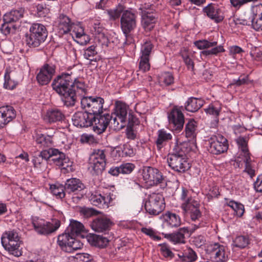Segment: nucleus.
Masks as SVG:
<instances>
[{
  "mask_svg": "<svg viewBox=\"0 0 262 262\" xmlns=\"http://www.w3.org/2000/svg\"><path fill=\"white\" fill-rule=\"evenodd\" d=\"M87 239L91 245L99 248L106 247L109 242L107 238L96 234H90L87 236Z\"/></svg>",
  "mask_w": 262,
  "mask_h": 262,
  "instance_id": "nucleus-29",
  "label": "nucleus"
},
{
  "mask_svg": "<svg viewBox=\"0 0 262 262\" xmlns=\"http://www.w3.org/2000/svg\"><path fill=\"white\" fill-rule=\"evenodd\" d=\"M179 256L183 262H193L198 257L196 253L190 248L185 250L182 255L179 254Z\"/></svg>",
  "mask_w": 262,
  "mask_h": 262,
  "instance_id": "nucleus-38",
  "label": "nucleus"
},
{
  "mask_svg": "<svg viewBox=\"0 0 262 262\" xmlns=\"http://www.w3.org/2000/svg\"><path fill=\"white\" fill-rule=\"evenodd\" d=\"M32 224L35 231L41 235H48L55 232L60 226L59 220L47 222L38 218L32 219Z\"/></svg>",
  "mask_w": 262,
  "mask_h": 262,
  "instance_id": "nucleus-7",
  "label": "nucleus"
},
{
  "mask_svg": "<svg viewBox=\"0 0 262 262\" xmlns=\"http://www.w3.org/2000/svg\"><path fill=\"white\" fill-rule=\"evenodd\" d=\"M154 7H155L154 6L151 5H149L147 4H145L144 5H142L140 8H139V10L141 11V15L144 14V13H152L153 10H154Z\"/></svg>",
  "mask_w": 262,
  "mask_h": 262,
  "instance_id": "nucleus-61",
  "label": "nucleus"
},
{
  "mask_svg": "<svg viewBox=\"0 0 262 262\" xmlns=\"http://www.w3.org/2000/svg\"><path fill=\"white\" fill-rule=\"evenodd\" d=\"M193 242L197 247H201L205 244L206 239L203 236L199 235L194 238Z\"/></svg>",
  "mask_w": 262,
  "mask_h": 262,
  "instance_id": "nucleus-63",
  "label": "nucleus"
},
{
  "mask_svg": "<svg viewBox=\"0 0 262 262\" xmlns=\"http://www.w3.org/2000/svg\"><path fill=\"white\" fill-rule=\"evenodd\" d=\"M68 232H66L58 237L57 243L61 247L62 250L66 252V248H68V246H70L71 243V238L73 237Z\"/></svg>",
  "mask_w": 262,
  "mask_h": 262,
  "instance_id": "nucleus-36",
  "label": "nucleus"
},
{
  "mask_svg": "<svg viewBox=\"0 0 262 262\" xmlns=\"http://www.w3.org/2000/svg\"><path fill=\"white\" fill-rule=\"evenodd\" d=\"M15 116L13 107L7 105L0 107V128L10 122Z\"/></svg>",
  "mask_w": 262,
  "mask_h": 262,
  "instance_id": "nucleus-21",
  "label": "nucleus"
},
{
  "mask_svg": "<svg viewBox=\"0 0 262 262\" xmlns=\"http://www.w3.org/2000/svg\"><path fill=\"white\" fill-rule=\"evenodd\" d=\"M81 98V107L91 116L103 113L104 100L98 96H83Z\"/></svg>",
  "mask_w": 262,
  "mask_h": 262,
  "instance_id": "nucleus-5",
  "label": "nucleus"
},
{
  "mask_svg": "<svg viewBox=\"0 0 262 262\" xmlns=\"http://www.w3.org/2000/svg\"><path fill=\"white\" fill-rule=\"evenodd\" d=\"M244 162L245 164V171L246 172L251 178L255 175V170L251 164V160L250 156H247L244 158Z\"/></svg>",
  "mask_w": 262,
  "mask_h": 262,
  "instance_id": "nucleus-49",
  "label": "nucleus"
},
{
  "mask_svg": "<svg viewBox=\"0 0 262 262\" xmlns=\"http://www.w3.org/2000/svg\"><path fill=\"white\" fill-rule=\"evenodd\" d=\"M46 118L50 123L61 121L64 119L63 113L59 109H51L46 113Z\"/></svg>",
  "mask_w": 262,
  "mask_h": 262,
  "instance_id": "nucleus-31",
  "label": "nucleus"
},
{
  "mask_svg": "<svg viewBox=\"0 0 262 262\" xmlns=\"http://www.w3.org/2000/svg\"><path fill=\"white\" fill-rule=\"evenodd\" d=\"M120 23L122 31L127 36L136 27V16L132 11L125 10L123 12Z\"/></svg>",
  "mask_w": 262,
  "mask_h": 262,
  "instance_id": "nucleus-12",
  "label": "nucleus"
},
{
  "mask_svg": "<svg viewBox=\"0 0 262 262\" xmlns=\"http://www.w3.org/2000/svg\"><path fill=\"white\" fill-rule=\"evenodd\" d=\"M149 58L140 57L139 63V69L141 71L145 72L150 69V64L149 62Z\"/></svg>",
  "mask_w": 262,
  "mask_h": 262,
  "instance_id": "nucleus-52",
  "label": "nucleus"
},
{
  "mask_svg": "<svg viewBox=\"0 0 262 262\" xmlns=\"http://www.w3.org/2000/svg\"><path fill=\"white\" fill-rule=\"evenodd\" d=\"M80 214L86 218L98 215L100 212L92 208L86 207H80L79 210Z\"/></svg>",
  "mask_w": 262,
  "mask_h": 262,
  "instance_id": "nucleus-48",
  "label": "nucleus"
},
{
  "mask_svg": "<svg viewBox=\"0 0 262 262\" xmlns=\"http://www.w3.org/2000/svg\"><path fill=\"white\" fill-rule=\"evenodd\" d=\"M181 55L187 68L191 70H193L194 63L192 59L187 55V52L185 51L182 52Z\"/></svg>",
  "mask_w": 262,
  "mask_h": 262,
  "instance_id": "nucleus-56",
  "label": "nucleus"
},
{
  "mask_svg": "<svg viewBox=\"0 0 262 262\" xmlns=\"http://www.w3.org/2000/svg\"><path fill=\"white\" fill-rule=\"evenodd\" d=\"M209 250L215 262H225L228 259V256L226 254L225 247L218 243H215L211 245Z\"/></svg>",
  "mask_w": 262,
  "mask_h": 262,
  "instance_id": "nucleus-23",
  "label": "nucleus"
},
{
  "mask_svg": "<svg viewBox=\"0 0 262 262\" xmlns=\"http://www.w3.org/2000/svg\"><path fill=\"white\" fill-rule=\"evenodd\" d=\"M189 235V230L187 227L180 228L177 232L166 234L165 237L174 243L184 244L185 235Z\"/></svg>",
  "mask_w": 262,
  "mask_h": 262,
  "instance_id": "nucleus-25",
  "label": "nucleus"
},
{
  "mask_svg": "<svg viewBox=\"0 0 262 262\" xmlns=\"http://www.w3.org/2000/svg\"><path fill=\"white\" fill-rule=\"evenodd\" d=\"M101 114H96L92 118L94 130L98 134L104 132L108 124L111 123L113 120V117L110 114L106 113L101 115Z\"/></svg>",
  "mask_w": 262,
  "mask_h": 262,
  "instance_id": "nucleus-13",
  "label": "nucleus"
},
{
  "mask_svg": "<svg viewBox=\"0 0 262 262\" xmlns=\"http://www.w3.org/2000/svg\"><path fill=\"white\" fill-rule=\"evenodd\" d=\"M142 26L147 31L152 30L157 21V16L156 13H144L142 14Z\"/></svg>",
  "mask_w": 262,
  "mask_h": 262,
  "instance_id": "nucleus-28",
  "label": "nucleus"
},
{
  "mask_svg": "<svg viewBox=\"0 0 262 262\" xmlns=\"http://www.w3.org/2000/svg\"><path fill=\"white\" fill-rule=\"evenodd\" d=\"M37 14L39 16H45L49 10L44 4H38L36 6Z\"/></svg>",
  "mask_w": 262,
  "mask_h": 262,
  "instance_id": "nucleus-62",
  "label": "nucleus"
},
{
  "mask_svg": "<svg viewBox=\"0 0 262 262\" xmlns=\"http://www.w3.org/2000/svg\"><path fill=\"white\" fill-rule=\"evenodd\" d=\"M96 38L102 48L107 47L110 43L107 37L104 33L96 36Z\"/></svg>",
  "mask_w": 262,
  "mask_h": 262,
  "instance_id": "nucleus-55",
  "label": "nucleus"
},
{
  "mask_svg": "<svg viewBox=\"0 0 262 262\" xmlns=\"http://www.w3.org/2000/svg\"><path fill=\"white\" fill-rule=\"evenodd\" d=\"M172 138L171 135L169 133H167L164 130H160L158 131V136L156 141L157 147L159 149H160L163 144L171 140Z\"/></svg>",
  "mask_w": 262,
  "mask_h": 262,
  "instance_id": "nucleus-39",
  "label": "nucleus"
},
{
  "mask_svg": "<svg viewBox=\"0 0 262 262\" xmlns=\"http://www.w3.org/2000/svg\"><path fill=\"white\" fill-rule=\"evenodd\" d=\"M160 81L164 82L166 85H169L173 82V77L171 73H164L162 75Z\"/></svg>",
  "mask_w": 262,
  "mask_h": 262,
  "instance_id": "nucleus-53",
  "label": "nucleus"
},
{
  "mask_svg": "<svg viewBox=\"0 0 262 262\" xmlns=\"http://www.w3.org/2000/svg\"><path fill=\"white\" fill-rule=\"evenodd\" d=\"M254 188L257 192H262V174L259 175L255 182Z\"/></svg>",
  "mask_w": 262,
  "mask_h": 262,
  "instance_id": "nucleus-64",
  "label": "nucleus"
},
{
  "mask_svg": "<svg viewBox=\"0 0 262 262\" xmlns=\"http://www.w3.org/2000/svg\"><path fill=\"white\" fill-rule=\"evenodd\" d=\"M200 204L196 201L187 202L185 204H182V209L187 213H189L192 221L199 220L202 216V213L200 210Z\"/></svg>",
  "mask_w": 262,
  "mask_h": 262,
  "instance_id": "nucleus-18",
  "label": "nucleus"
},
{
  "mask_svg": "<svg viewBox=\"0 0 262 262\" xmlns=\"http://www.w3.org/2000/svg\"><path fill=\"white\" fill-rule=\"evenodd\" d=\"M84 188V185L79 179L76 178H71L67 180L64 185V190L68 193L72 192L78 193L83 190Z\"/></svg>",
  "mask_w": 262,
  "mask_h": 262,
  "instance_id": "nucleus-24",
  "label": "nucleus"
},
{
  "mask_svg": "<svg viewBox=\"0 0 262 262\" xmlns=\"http://www.w3.org/2000/svg\"><path fill=\"white\" fill-rule=\"evenodd\" d=\"M187 144L183 143L174 146L167 157L168 165L174 171L184 172L190 168L186 158Z\"/></svg>",
  "mask_w": 262,
  "mask_h": 262,
  "instance_id": "nucleus-2",
  "label": "nucleus"
},
{
  "mask_svg": "<svg viewBox=\"0 0 262 262\" xmlns=\"http://www.w3.org/2000/svg\"><path fill=\"white\" fill-rule=\"evenodd\" d=\"M142 176L145 183L150 186L161 184L164 186L166 184L164 177L158 169L151 167H145L143 168Z\"/></svg>",
  "mask_w": 262,
  "mask_h": 262,
  "instance_id": "nucleus-9",
  "label": "nucleus"
},
{
  "mask_svg": "<svg viewBox=\"0 0 262 262\" xmlns=\"http://www.w3.org/2000/svg\"><path fill=\"white\" fill-rule=\"evenodd\" d=\"M123 7L119 5L114 9H110L106 11V13L109 16V19L111 20H115L118 19L121 13H123Z\"/></svg>",
  "mask_w": 262,
  "mask_h": 262,
  "instance_id": "nucleus-47",
  "label": "nucleus"
},
{
  "mask_svg": "<svg viewBox=\"0 0 262 262\" xmlns=\"http://www.w3.org/2000/svg\"><path fill=\"white\" fill-rule=\"evenodd\" d=\"M35 141L37 144L41 147H46L51 146L52 144V136H45L42 134H37Z\"/></svg>",
  "mask_w": 262,
  "mask_h": 262,
  "instance_id": "nucleus-35",
  "label": "nucleus"
},
{
  "mask_svg": "<svg viewBox=\"0 0 262 262\" xmlns=\"http://www.w3.org/2000/svg\"><path fill=\"white\" fill-rule=\"evenodd\" d=\"M10 73L11 71L10 69L7 68L4 76L5 82L4 87L7 89L13 90L15 88L16 83L14 80L11 79L10 75Z\"/></svg>",
  "mask_w": 262,
  "mask_h": 262,
  "instance_id": "nucleus-42",
  "label": "nucleus"
},
{
  "mask_svg": "<svg viewBox=\"0 0 262 262\" xmlns=\"http://www.w3.org/2000/svg\"><path fill=\"white\" fill-rule=\"evenodd\" d=\"M108 198L101 195L100 194H92L90 201L92 204L100 208L108 207L107 200Z\"/></svg>",
  "mask_w": 262,
  "mask_h": 262,
  "instance_id": "nucleus-34",
  "label": "nucleus"
},
{
  "mask_svg": "<svg viewBox=\"0 0 262 262\" xmlns=\"http://www.w3.org/2000/svg\"><path fill=\"white\" fill-rule=\"evenodd\" d=\"M48 35L46 27L40 24H34L30 28V34L26 35V42L30 47H37L45 41Z\"/></svg>",
  "mask_w": 262,
  "mask_h": 262,
  "instance_id": "nucleus-4",
  "label": "nucleus"
},
{
  "mask_svg": "<svg viewBox=\"0 0 262 262\" xmlns=\"http://www.w3.org/2000/svg\"><path fill=\"white\" fill-rule=\"evenodd\" d=\"M198 123L194 120H190L186 124L185 127V134L187 138H193L196 136V130Z\"/></svg>",
  "mask_w": 262,
  "mask_h": 262,
  "instance_id": "nucleus-37",
  "label": "nucleus"
},
{
  "mask_svg": "<svg viewBox=\"0 0 262 262\" xmlns=\"http://www.w3.org/2000/svg\"><path fill=\"white\" fill-rule=\"evenodd\" d=\"M227 205L234 211L235 213L238 216L241 217L243 215L245 209L244 205L241 203L234 201H230L227 203Z\"/></svg>",
  "mask_w": 262,
  "mask_h": 262,
  "instance_id": "nucleus-41",
  "label": "nucleus"
},
{
  "mask_svg": "<svg viewBox=\"0 0 262 262\" xmlns=\"http://www.w3.org/2000/svg\"><path fill=\"white\" fill-rule=\"evenodd\" d=\"M73 236L71 238V243L70 246H68V248H66V252L71 253L78 249H81L83 246V244L79 240L77 239Z\"/></svg>",
  "mask_w": 262,
  "mask_h": 262,
  "instance_id": "nucleus-43",
  "label": "nucleus"
},
{
  "mask_svg": "<svg viewBox=\"0 0 262 262\" xmlns=\"http://www.w3.org/2000/svg\"><path fill=\"white\" fill-rule=\"evenodd\" d=\"M249 244V239L246 236H238L233 240V245L241 249L245 248Z\"/></svg>",
  "mask_w": 262,
  "mask_h": 262,
  "instance_id": "nucleus-44",
  "label": "nucleus"
},
{
  "mask_svg": "<svg viewBox=\"0 0 262 262\" xmlns=\"http://www.w3.org/2000/svg\"><path fill=\"white\" fill-rule=\"evenodd\" d=\"M152 48L153 45L150 41L145 42L141 47V57L149 58V55Z\"/></svg>",
  "mask_w": 262,
  "mask_h": 262,
  "instance_id": "nucleus-50",
  "label": "nucleus"
},
{
  "mask_svg": "<svg viewBox=\"0 0 262 262\" xmlns=\"http://www.w3.org/2000/svg\"><path fill=\"white\" fill-rule=\"evenodd\" d=\"M203 12L209 18L215 23H220L224 19L222 12L216 4H208L203 8Z\"/></svg>",
  "mask_w": 262,
  "mask_h": 262,
  "instance_id": "nucleus-20",
  "label": "nucleus"
},
{
  "mask_svg": "<svg viewBox=\"0 0 262 262\" xmlns=\"http://www.w3.org/2000/svg\"><path fill=\"white\" fill-rule=\"evenodd\" d=\"M84 230V226L80 222L72 220L70 221V224L66 230L73 236H76L79 234Z\"/></svg>",
  "mask_w": 262,
  "mask_h": 262,
  "instance_id": "nucleus-32",
  "label": "nucleus"
},
{
  "mask_svg": "<svg viewBox=\"0 0 262 262\" xmlns=\"http://www.w3.org/2000/svg\"><path fill=\"white\" fill-rule=\"evenodd\" d=\"M50 189L53 194L57 198L62 199L64 197L66 192L64 190V186L52 185L50 186Z\"/></svg>",
  "mask_w": 262,
  "mask_h": 262,
  "instance_id": "nucleus-45",
  "label": "nucleus"
},
{
  "mask_svg": "<svg viewBox=\"0 0 262 262\" xmlns=\"http://www.w3.org/2000/svg\"><path fill=\"white\" fill-rule=\"evenodd\" d=\"M55 150L56 152H53L51 160L61 169H64L68 171L69 169L71 170L72 162L69 158L58 149H55Z\"/></svg>",
  "mask_w": 262,
  "mask_h": 262,
  "instance_id": "nucleus-16",
  "label": "nucleus"
},
{
  "mask_svg": "<svg viewBox=\"0 0 262 262\" xmlns=\"http://www.w3.org/2000/svg\"><path fill=\"white\" fill-rule=\"evenodd\" d=\"M182 108V107L175 106L168 115L169 123L172 125L174 129L178 131L182 130L184 124V116Z\"/></svg>",
  "mask_w": 262,
  "mask_h": 262,
  "instance_id": "nucleus-14",
  "label": "nucleus"
},
{
  "mask_svg": "<svg viewBox=\"0 0 262 262\" xmlns=\"http://www.w3.org/2000/svg\"><path fill=\"white\" fill-rule=\"evenodd\" d=\"M134 168V165L129 163H123L120 166L121 173L123 174L130 173Z\"/></svg>",
  "mask_w": 262,
  "mask_h": 262,
  "instance_id": "nucleus-57",
  "label": "nucleus"
},
{
  "mask_svg": "<svg viewBox=\"0 0 262 262\" xmlns=\"http://www.w3.org/2000/svg\"><path fill=\"white\" fill-rule=\"evenodd\" d=\"M236 142L243 154L244 157H246L249 155V152L248 148V138L247 137L240 136L236 140Z\"/></svg>",
  "mask_w": 262,
  "mask_h": 262,
  "instance_id": "nucleus-40",
  "label": "nucleus"
},
{
  "mask_svg": "<svg viewBox=\"0 0 262 262\" xmlns=\"http://www.w3.org/2000/svg\"><path fill=\"white\" fill-rule=\"evenodd\" d=\"M145 208L150 214L157 215L165 208L164 199L160 193L150 194L145 203Z\"/></svg>",
  "mask_w": 262,
  "mask_h": 262,
  "instance_id": "nucleus-6",
  "label": "nucleus"
},
{
  "mask_svg": "<svg viewBox=\"0 0 262 262\" xmlns=\"http://www.w3.org/2000/svg\"><path fill=\"white\" fill-rule=\"evenodd\" d=\"M103 31L104 28L100 22L96 21L94 23L91 31L96 36L99 35L101 33H103Z\"/></svg>",
  "mask_w": 262,
  "mask_h": 262,
  "instance_id": "nucleus-54",
  "label": "nucleus"
},
{
  "mask_svg": "<svg viewBox=\"0 0 262 262\" xmlns=\"http://www.w3.org/2000/svg\"><path fill=\"white\" fill-rule=\"evenodd\" d=\"M91 116L87 111L78 112L73 116L72 121L75 126L86 127L93 125Z\"/></svg>",
  "mask_w": 262,
  "mask_h": 262,
  "instance_id": "nucleus-17",
  "label": "nucleus"
},
{
  "mask_svg": "<svg viewBox=\"0 0 262 262\" xmlns=\"http://www.w3.org/2000/svg\"><path fill=\"white\" fill-rule=\"evenodd\" d=\"M53 152H56L55 148H49L48 150H44L40 153L39 157L46 160H51Z\"/></svg>",
  "mask_w": 262,
  "mask_h": 262,
  "instance_id": "nucleus-58",
  "label": "nucleus"
},
{
  "mask_svg": "<svg viewBox=\"0 0 262 262\" xmlns=\"http://www.w3.org/2000/svg\"><path fill=\"white\" fill-rule=\"evenodd\" d=\"M19 239L16 240H9L6 238L2 241V244L5 249L11 254L18 257L21 255V251L20 249Z\"/></svg>",
  "mask_w": 262,
  "mask_h": 262,
  "instance_id": "nucleus-22",
  "label": "nucleus"
},
{
  "mask_svg": "<svg viewBox=\"0 0 262 262\" xmlns=\"http://www.w3.org/2000/svg\"><path fill=\"white\" fill-rule=\"evenodd\" d=\"M23 16V11L21 9L12 10L4 15L3 20L6 23H12L17 21Z\"/></svg>",
  "mask_w": 262,
  "mask_h": 262,
  "instance_id": "nucleus-33",
  "label": "nucleus"
},
{
  "mask_svg": "<svg viewBox=\"0 0 262 262\" xmlns=\"http://www.w3.org/2000/svg\"><path fill=\"white\" fill-rule=\"evenodd\" d=\"M163 224L169 227H178L181 225V220L179 215L167 212L162 215Z\"/></svg>",
  "mask_w": 262,
  "mask_h": 262,
  "instance_id": "nucleus-26",
  "label": "nucleus"
},
{
  "mask_svg": "<svg viewBox=\"0 0 262 262\" xmlns=\"http://www.w3.org/2000/svg\"><path fill=\"white\" fill-rule=\"evenodd\" d=\"M128 107L125 103L116 101L115 103V114L116 116L113 118L111 124L115 130H120L126 125V122L130 123V119L134 122L136 119L133 115L130 114L128 115Z\"/></svg>",
  "mask_w": 262,
  "mask_h": 262,
  "instance_id": "nucleus-3",
  "label": "nucleus"
},
{
  "mask_svg": "<svg viewBox=\"0 0 262 262\" xmlns=\"http://www.w3.org/2000/svg\"><path fill=\"white\" fill-rule=\"evenodd\" d=\"M203 101L200 99L191 97L186 101L185 108L187 111L195 112L203 106Z\"/></svg>",
  "mask_w": 262,
  "mask_h": 262,
  "instance_id": "nucleus-30",
  "label": "nucleus"
},
{
  "mask_svg": "<svg viewBox=\"0 0 262 262\" xmlns=\"http://www.w3.org/2000/svg\"><path fill=\"white\" fill-rule=\"evenodd\" d=\"M161 246V251L164 256L170 258L173 257V254L166 244H162Z\"/></svg>",
  "mask_w": 262,
  "mask_h": 262,
  "instance_id": "nucleus-60",
  "label": "nucleus"
},
{
  "mask_svg": "<svg viewBox=\"0 0 262 262\" xmlns=\"http://www.w3.org/2000/svg\"><path fill=\"white\" fill-rule=\"evenodd\" d=\"M113 225L111 220L105 216L97 217L91 224L92 229L97 232L108 231Z\"/></svg>",
  "mask_w": 262,
  "mask_h": 262,
  "instance_id": "nucleus-19",
  "label": "nucleus"
},
{
  "mask_svg": "<svg viewBox=\"0 0 262 262\" xmlns=\"http://www.w3.org/2000/svg\"><path fill=\"white\" fill-rule=\"evenodd\" d=\"M105 151L95 149L89 159V168L93 171V174H98L104 169L106 165Z\"/></svg>",
  "mask_w": 262,
  "mask_h": 262,
  "instance_id": "nucleus-8",
  "label": "nucleus"
},
{
  "mask_svg": "<svg viewBox=\"0 0 262 262\" xmlns=\"http://www.w3.org/2000/svg\"><path fill=\"white\" fill-rule=\"evenodd\" d=\"M208 151L214 155H219L226 151L228 148V141L223 136L211 138L209 140Z\"/></svg>",
  "mask_w": 262,
  "mask_h": 262,
  "instance_id": "nucleus-10",
  "label": "nucleus"
},
{
  "mask_svg": "<svg viewBox=\"0 0 262 262\" xmlns=\"http://www.w3.org/2000/svg\"><path fill=\"white\" fill-rule=\"evenodd\" d=\"M248 75H241L238 79H234L231 84L236 85V86H241L246 84L248 81Z\"/></svg>",
  "mask_w": 262,
  "mask_h": 262,
  "instance_id": "nucleus-59",
  "label": "nucleus"
},
{
  "mask_svg": "<svg viewBox=\"0 0 262 262\" xmlns=\"http://www.w3.org/2000/svg\"><path fill=\"white\" fill-rule=\"evenodd\" d=\"M97 52L96 50V47L94 45L88 47L84 50L83 56L85 58L90 61H96Z\"/></svg>",
  "mask_w": 262,
  "mask_h": 262,
  "instance_id": "nucleus-46",
  "label": "nucleus"
},
{
  "mask_svg": "<svg viewBox=\"0 0 262 262\" xmlns=\"http://www.w3.org/2000/svg\"><path fill=\"white\" fill-rule=\"evenodd\" d=\"M52 86L53 89L60 96L64 104L68 107L74 106L78 97L82 96L86 93L84 83L73 80L71 75L68 73H62L55 77Z\"/></svg>",
  "mask_w": 262,
  "mask_h": 262,
  "instance_id": "nucleus-1",
  "label": "nucleus"
},
{
  "mask_svg": "<svg viewBox=\"0 0 262 262\" xmlns=\"http://www.w3.org/2000/svg\"><path fill=\"white\" fill-rule=\"evenodd\" d=\"M55 68L54 65L44 64L36 76L38 83L41 85L48 84L55 74Z\"/></svg>",
  "mask_w": 262,
  "mask_h": 262,
  "instance_id": "nucleus-15",
  "label": "nucleus"
},
{
  "mask_svg": "<svg viewBox=\"0 0 262 262\" xmlns=\"http://www.w3.org/2000/svg\"><path fill=\"white\" fill-rule=\"evenodd\" d=\"M195 46L199 49L202 50L213 47L211 50H204L201 52V56H207L211 55H216L225 50L221 45L217 46V41H209L207 40H199L194 42Z\"/></svg>",
  "mask_w": 262,
  "mask_h": 262,
  "instance_id": "nucleus-11",
  "label": "nucleus"
},
{
  "mask_svg": "<svg viewBox=\"0 0 262 262\" xmlns=\"http://www.w3.org/2000/svg\"><path fill=\"white\" fill-rule=\"evenodd\" d=\"M74 28L75 25L72 23L69 17L61 14L59 17L58 29L61 34H67Z\"/></svg>",
  "mask_w": 262,
  "mask_h": 262,
  "instance_id": "nucleus-27",
  "label": "nucleus"
},
{
  "mask_svg": "<svg viewBox=\"0 0 262 262\" xmlns=\"http://www.w3.org/2000/svg\"><path fill=\"white\" fill-rule=\"evenodd\" d=\"M5 238L6 239L16 240L19 239V237L18 233L13 230L6 231L3 234L1 238V241H4Z\"/></svg>",
  "mask_w": 262,
  "mask_h": 262,
  "instance_id": "nucleus-51",
  "label": "nucleus"
}]
</instances>
